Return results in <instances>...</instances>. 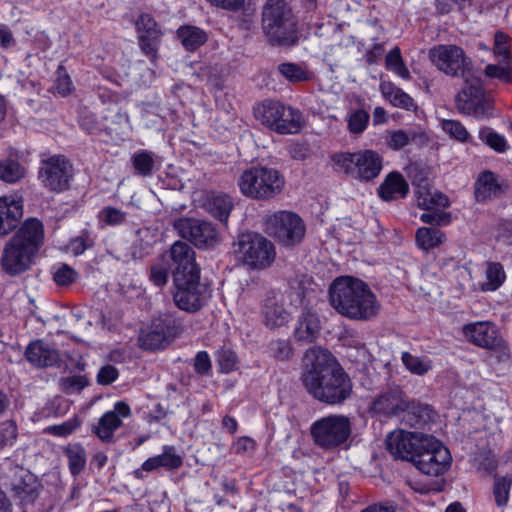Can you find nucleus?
I'll list each match as a JSON object with an SVG mask.
<instances>
[{
	"label": "nucleus",
	"mask_w": 512,
	"mask_h": 512,
	"mask_svg": "<svg viewBox=\"0 0 512 512\" xmlns=\"http://www.w3.org/2000/svg\"><path fill=\"white\" fill-rule=\"evenodd\" d=\"M302 383L309 394L326 404L343 403L352 392V383L336 358L326 349L306 351Z\"/></svg>",
	"instance_id": "f257e3e1"
},
{
	"label": "nucleus",
	"mask_w": 512,
	"mask_h": 512,
	"mask_svg": "<svg viewBox=\"0 0 512 512\" xmlns=\"http://www.w3.org/2000/svg\"><path fill=\"white\" fill-rule=\"evenodd\" d=\"M329 297L332 307L351 320L375 318L381 307L369 285L352 276L337 277L330 285Z\"/></svg>",
	"instance_id": "f03ea898"
},
{
	"label": "nucleus",
	"mask_w": 512,
	"mask_h": 512,
	"mask_svg": "<svg viewBox=\"0 0 512 512\" xmlns=\"http://www.w3.org/2000/svg\"><path fill=\"white\" fill-rule=\"evenodd\" d=\"M43 238L42 223L34 218L26 220L3 248L0 259L2 270L10 276L27 271L39 251Z\"/></svg>",
	"instance_id": "7ed1b4c3"
},
{
	"label": "nucleus",
	"mask_w": 512,
	"mask_h": 512,
	"mask_svg": "<svg viewBox=\"0 0 512 512\" xmlns=\"http://www.w3.org/2000/svg\"><path fill=\"white\" fill-rule=\"evenodd\" d=\"M285 185V177L278 169L263 165L244 170L238 179L240 192L258 201L276 198L283 192Z\"/></svg>",
	"instance_id": "20e7f679"
},
{
	"label": "nucleus",
	"mask_w": 512,
	"mask_h": 512,
	"mask_svg": "<svg viewBox=\"0 0 512 512\" xmlns=\"http://www.w3.org/2000/svg\"><path fill=\"white\" fill-rule=\"evenodd\" d=\"M262 23L271 42L282 46L297 43L296 20L285 0H267L263 7Z\"/></svg>",
	"instance_id": "39448f33"
},
{
	"label": "nucleus",
	"mask_w": 512,
	"mask_h": 512,
	"mask_svg": "<svg viewBox=\"0 0 512 512\" xmlns=\"http://www.w3.org/2000/svg\"><path fill=\"white\" fill-rule=\"evenodd\" d=\"M332 161L336 171L364 182L378 177L383 168V158L373 150L337 153Z\"/></svg>",
	"instance_id": "423d86ee"
},
{
	"label": "nucleus",
	"mask_w": 512,
	"mask_h": 512,
	"mask_svg": "<svg viewBox=\"0 0 512 512\" xmlns=\"http://www.w3.org/2000/svg\"><path fill=\"white\" fill-rule=\"evenodd\" d=\"M255 118L278 134H294L301 130V113L278 101L266 100L254 107Z\"/></svg>",
	"instance_id": "0eeeda50"
},
{
	"label": "nucleus",
	"mask_w": 512,
	"mask_h": 512,
	"mask_svg": "<svg viewBox=\"0 0 512 512\" xmlns=\"http://www.w3.org/2000/svg\"><path fill=\"white\" fill-rule=\"evenodd\" d=\"M429 59L438 70L462 81H475L477 74L464 50L453 44H441L430 49Z\"/></svg>",
	"instance_id": "6e6552de"
},
{
	"label": "nucleus",
	"mask_w": 512,
	"mask_h": 512,
	"mask_svg": "<svg viewBox=\"0 0 512 512\" xmlns=\"http://www.w3.org/2000/svg\"><path fill=\"white\" fill-rule=\"evenodd\" d=\"M234 253L242 263L253 269H265L275 260L273 243L259 234H243L234 243Z\"/></svg>",
	"instance_id": "1a4fd4ad"
},
{
	"label": "nucleus",
	"mask_w": 512,
	"mask_h": 512,
	"mask_svg": "<svg viewBox=\"0 0 512 512\" xmlns=\"http://www.w3.org/2000/svg\"><path fill=\"white\" fill-rule=\"evenodd\" d=\"M352 425L345 415H329L315 421L310 427L314 443L325 449H334L347 441Z\"/></svg>",
	"instance_id": "9d476101"
},
{
	"label": "nucleus",
	"mask_w": 512,
	"mask_h": 512,
	"mask_svg": "<svg viewBox=\"0 0 512 512\" xmlns=\"http://www.w3.org/2000/svg\"><path fill=\"white\" fill-rule=\"evenodd\" d=\"M265 231L284 245L299 243L305 234V225L294 212L281 210L266 215Z\"/></svg>",
	"instance_id": "9b49d317"
},
{
	"label": "nucleus",
	"mask_w": 512,
	"mask_h": 512,
	"mask_svg": "<svg viewBox=\"0 0 512 512\" xmlns=\"http://www.w3.org/2000/svg\"><path fill=\"white\" fill-rule=\"evenodd\" d=\"M420 451L415 454L412 462L423 474L438 476L444 473L450 466L451 455L449 450L433 436L428 435L423 439Z\"/></svg>",
	"instance_id": "f8f14e48"
},
{
	"label": "nucleus",
	"mask_w": 512,
	"mask_h": 512,
	"mask_svg": "<svg viewBox=\"0 0 512 512\" xmlns=\"http://www.w3.org/2000/svg\"><path fill=\"white\" fill-rule=\"evenodd\" d=\"M181 332L180 324L172 314H161L139 336L140 346L145 350H158L168 346Z\"/></svg>",
	"instance_id": "ddd939ff"
},
{
	"label": "nucleus",
	"mask_w": 512,
	"mask_h": 512,
	"mask_svg": "<svg viewBox=\"0 0 512 512\" xmlns=\"http://www.w3.org/2000/svg\"><path fill=\"white\" fill-rule=\"evenodd\" d=\"M173 286L174 303L185 312L199 311L210 298L207 286L200 282V275L173 280Z\"/></svg>",
	"instance_id": "4468645a"
},
{
	"label": "nucleus",
	"mask_w": 512,
	"mask_h": 512,
	"mask_svg": "<svg viewBox=\"0 0 512 512\" xmlns=\"http://www.w3.org/2000/svg\"><path fill=\"white\" fill-rule=\"evenodd\" d=\"M174 228L182 238L189 240L198 248L214 247L220 242L215 226L205 220L181 218L174 222Z\"/></svg>",
	"instance_id": "2eb2a0df"
},
{
	"label": "nucleus",
	"mask_w": 512,
	"mask_h": 512,
	"mask_svg": "<svg viewBox=\"0 0 512 512\" xmlns=\"http://www.w3.org/2000/svg\"><path fill=\"white\" fill-rule=\"evenodd\" d=\"M72 177V165L61 156H53L42 163L39 178L45 187L61 192L68 188Z\"/></svg>",
	"instance_id": "dca6fc26"
},
{
	"label": "nucleus",
	"mask_w": 512,
	"mask_h": 512,
	"mask_svg": "<svg viewBox=\"0 0 512 512\" xmlns=\"http://www.w3.org/2000/svg\"><path fill=\"white\" fill-rule=\"evenodd\" d=\"M427 436L420 432L395 430L387 435L386 447L395 458L412 461Z\"/></svg>",
	"instance_id": "f3484780"
},
{
	"label": "nucleus",
	"mask_w": 512,
	"mask_h": 512,
	"mask_svg": "<svg viewBox=\"0 0 512 512\" xmlns=\"http://www.w3.org/2000/svg\"><path fill=\"white\" fill-rule=\"evenodd\" d=\"M464 336L474 345L489 349H501L504 340L497 326L490 321L469 323L463 327Z\"/></svg>",
	"instance_id": "a211bd4d"
},
{
	"label": "nucleus",
	"mask_w": 512,
	"mask_h": 512,
	"mask_svg": "<svg viewBox=\"0 0 512 512\" xmlns=\"http://www.w3.org/2000/svg\"><path fill=\"white\" fill-rule=\"evenodd\" d=\"M170 258L173 266V280L200 275L195 251L187 243L176 241L170 248Z\"/></svg>",
	"instance_id": "6ab92c4d"
},
{
	"label": "nucleus",
	"mask_w": 512,
	"mask_h": 512,
	"mask_svg": "<svg viewBox=\"0 0 512 512\" xmlns=\"http://www.w3.org/2000/svg\"><path fill=\"white\" fill-rule=\"evenodd\" d=\"M407 409V399L399 387H390L379 394L371 403L370 411L383 417L399 416Z\"/></svg>",
	"instance_id": "aec40b11"
},
{
	"label": "nucleus",
	"mask_w": 512,
	"mask_h": 512,
	"mask_svg": "<svg viewBox=\"0 0 512 512\" xmlns=\"http://www.w3.org/2000/svg\"><path fill=\"white\" fill-rule=\"evenodd\" d=\"M12 492L23 506L35 505L40 496L41 484L35 475L23 472L14 480Z\"/></svg>",
	"instance_id": "412c9836"
},
{
	"label": "nucleus",
	"mask_w": 512,
	"mask_h": 512,
	"mask_svg": "<svg viewBox=\"0 0 512 512\" xmlns=\"http://www.w3.org/2000/svg\"><path fill=\"white\" fill-rule=\"evenodd\" d=\"M23 215L20 201L13 197H0V236L11 233L19 224Z\"/></svg>",
	"instance_id": "4be33fe9"
},
{
	"label": "nucleus",
	"mask_w": 512,
	"mask_h": 512,
	"mask_svg": "<svg viewBox=\"0 0 512 512\" xmlns=\"http://www.w3.org/2000/svg\"><path fill=\"white\" fill-rule=\"evenodd\" d=\"M25 356L35 367H51L59 362L58 351L41 340L31 342L25 350Z\"/></svg>",
	"instance_id": "5701e85b"
},
{
	"label": "nucleus",
	"mask_w": 512,
	"mask_h": 512,
	"mask_svg": "<svg viewBox=\"0 0 512 512\" xmlns=\"http://www.w3.org/2000/svg\"><path fill=\"white\" fill-rule=\"evenodd\" d=\"M417 205L425 210H433L435 207L449 206V200L444 194L432 190L426 179L414 181Z\"/></svg>",
	"instance_id": "b1692460"
},
{
	"label": "nucleus",
	"mask_w": 512,
	"mask_h": 512,
	"mask_svg": "<svg viewBox=\"0 0 512 512\" xmlns=\"http://www.w3.org/2000/svg\"><path fill=\"white\" fill-rule=\"evenodd\" d=\"M463 82L466 86L457 94L456 106L461 113L472 116L484 91L481 88L477 74L475 75V81Z\"/></svg>",
	"instance_id": "393cba45"
},
{
	"label": "nucleus",
	"mask_w": 512,
	"mask_h": 512,
	"mask_svg": "<svg viewBox=\"0 0 512 512\" xmlns=\"http://www.w3.org/2000/svg\"><path fill=\"white\" fill-rule=\"evenodd\" d=\"M265 325L271 329L284 326L290 315L283 307L281 295L268 296L263 307Z\"/></svg>",
	"instance_id": "a878e982"
},
{
	"label": "nucleus",
	"mask_w": 512,
	"mask_h": 512,
	"mask_svg": "<svg viewBox=\"0 0 512 512\" xmlns=\"http://www.w3.org/2000/svg\"><path fill=\"white\" fill-rule=\"evenodd\" d=\"M504 192L505 189L497 175L491 171L483 172L476 181L475 197L479 202L499 198Z\"/></svg>",
	"instance_id": "bb28decb"
},
{
	"label": "nucleus",
	"mask_w": 512,
	"mask_h": 512,
	"mask_svg": "<svg viewBox=\"0 0 512 512\" xmlns=\"http://www.w3.org/2000/svg\"><path fill=\"white\" fill-rule=\"evenodd\" d=\"M203 206L212 217L226 224L234 207V202L226 194L212 192L207 195Z\"/></svg>",
	"instance_id": "cd10ccee"
},
{
	"label": "nucleus",
	"mask_w": 512,
	"mask_h": 512,
	"mask_svg": "<svg viewBox=\"0 0 512 512\" xmlns=\"http://www.w3.org/2000/svg\"><path fill=\"white\" fill-rule=\"evenodd\" d=\"M408 192V184L399 172L389 173L378 188L381 199L390 201L404 197Z\"/></svg>",
	"instance_id": "c85d7f7f"
},
{
	"label": "nucleus",
	"mask_w": 512,
	"mask_h": 512,
	"mask_svg": "<svg viewBox=\"0 0 512 512\" xmlns=\"http://www.w3.org/2000/svg\"><path fill=\"white\" fill-rule=\"evenodd\" d=\"M320 331V321L318 316L306 309L302 312L295 328V338L303 342H312L316 339Z\"/></svg>",
	"instance_id": "c756f323"
},
{
	"label": "nucleus",
	"mask_w": 512,
	"mask_h": 512,
	"mask_svg": "<svg viewBox=\"0 0 512 512\" xmlns=\"http://www.w3.org/2000/svg\"><path fill=\"white\" fill-rule=\"evenodd\" d=\"M402 421L411 427H421L432 420L433 411L428 405L407 400V409L401 412Z\"/></svg>",
	"instance_id": "7c9ffc66"
},
{
	"label": "nucleus",
	"mask_w": 512,
	"mask_h": 512,
	"mask_svg": "<svg viewBox=\"0 0 512 512\" xmlns=\"http://www.w3.org/2000/svg\"><path fill=\"white\" fill-rule=\"evenodd\" d=\"M177 37L187 51H195L207 41L206 32L192 25H184L178 28Z\"/></svg>",
	"instance_id": "2f4dec72"
},
{
	"label": "nucleus",
	"mask_w": 512,
	"mask_h": 512,
	"mask_svg": "<svg viewBox=\"0 0 512 512\" xmlns=\"http://www.w3.org/2000/svg\"><path fill=\"white\" fill-rule=\"evenodd\" d=\"M380 90L383 96L395 107L413 110L416 104L412 97L391 82H382Z\"/></svg>",
	"instance_id": "473e14b6"
},
{
	"label": "nucleus",
	"mask_w": 512,
	"mask_h": 512,
	"mask_svg": "<svg viewBox=\"0 0 512 512\" xmlns=\"http://www.w3.org/2000/svg\"><path fill=\"white\" fill-rule=\"evenodd\" d=\"M122 421L114 412L104 413L97 424L93 427V432L103 441L110 442L113 439L114 432L121 426Z\"/></svg>",
	"instance_id": "72a5a7b5"
},
{
	"label": "nucleus",
	"mask_w": 512,
	"mask_h": 512,
	"mask_svg": "<svg viewBox=\"0 0 512 512\" xmlns=\"http://www.w3.org/2000/svg\"><path fill=\"white\" fill-rule=\"evenodd\" d=\"M416 243L422 250L433 249L445 241V234L433 227H420L416 231Z\"/></svg>",
	"instance_id": "f704fd0d"
},
{
	"label": "nucleus",
	"mask_w": 512,
	"mask_h": 512,
	"mask_svg": "<svg viewBox=\"0 0 512 512\" xmlns=\"http://www.w3.org/2000/svg\"><path fill=\"white\" fill-rule=\"evenodd\" d=\"M63 452L68 460L71 474L78 475L86 466L87 456L85 449L80 444L74 443L67 445Z\"/></svg>",
	"instance_id": "c9c22d12"
},
{
	"label": "nucleus",
	"mask_w": 512,
	"mask_h": 512,
	"mask_svg": "<svg viewBox=\"0 0 512 512\" xmlns=\"http://www.w3.org/2000/svg\"><path fill=\"white\" fill-rule=\"evenodd\" d=\"M280 74L289 82H304L313 78V73L305 66L296 63H282L278 66Z\"/></svg>",
	"instance_id": "e433bc0d"
},
{
	"label": "nucleus",
	"mask_w": 512,
	"mask_h": 512,
	"mask_svg": "<svg viewBox=\"0 0 512 512\" xmlns=\"http://www.w3.org/2000/svg\"><path fill=\"white\" fill-rule=\"evenodd\" d=\"M506 275L504 269L499 263H488L485 270V281L481 284V290L495 291L505 281Z\"/></svg>",
	"instance_id": "4c0bfd02"
},
{
	"label": "nucleus",
	"mask_w": 512,
	"mask_h": 512,
	"mask_svg": "<svg viewBox=\"0 0 512 512\" xmlns=\"http://www.w3.org/2000/svg\"><path fill=\"white\" fill-rule=\"evenodd\" d=\"M418 136H422V133H419L413 128L392 131L389 132L387 145L393 150H400L414 142Z\"/></svg>",
	"instance_id": "58836bf2"
},
{
	"label": "nucleus",
	"mask_w": 512,
	"mask_h": 512,
	"mask_svg": "<svg viewBox=\"0 0 512 512\" xmlns=\"http://www.w3.org/2000/svg\"><path fill=\"white\" fill-rule=\"evenodd\" d=\"M479 138L497 153H505L509 148L506 138L488 127L479 130Z\"/></svg>",
	"instance_id": "ea45409f"
},
{
	"label": "nucleus",
	"mask_w": 512,
	"mask_h": 512,
	"mask_svg": "<svg viewBox=\"0 0 512 512\" xmlns=\"http://www.w3.org/2000/svg\"><path fill=\"white\" fill-rule=\"evenodd\" d=\"M385 67L403 79L410 78V72L403 61L399 47H394L388 52L385 58Z\"/></svg>",
	"instance_id": "a19ab883"
},
{
	"label": "nucleus",
	"mask_w": 512,
	"mask_h": 512,
	"mask_svg": "<svg viewBox=\"0 0 512 512\" xmlns=\"http://www.w3.org/2000/svg\"><path fill=\"white\" fill-rule=\"evenodd\" d=\"M401 360L410 373L419 376L426 374L432 367L430 360L412 355L409 352H403Z\"/></svg>",
	"instance_id": "79ce46f5"
},
{
	"label": "nucleus",
	"mask_w": 512,
	"mask_h": 512,
	"mask_svg": "<svg viewBox=\"0 0 512 512\" xmlns=\"http://www.w3.org/2000/svg\"><path fill=\"white\" fill-rule=\"evenodd\" d=\"M499 64H488L484 73L487 77L497 78L504 82H512V69L510 66V61H503V59H498Z\"/></svg>",
	"instance_id": "37998d69"
},
{
	"label": "nucleus",
	"mask_w": 512,
	"mask_h": 512,
	"mask_svg": "<svg viewBox=\"0 0 512 512\" xmlns=\"http://www.w3.org/2000/svg\"><path fill=\"white\" fill-rule=\"evenodd\" d=\"M132 163L135 170L142 176L150 175L155 164L153 154L146 150L135 153L132 157Z\"/></svg>",
	"instance_id": "c03bdc74"
},
{
	"label": "nucleus",
	"mask_w": 512,
	"mask_h": 512,
	"mask_svg": "<svg viewBox=\"0 0 512 512\" xmlns=\"http://www.w3.org/2000/svg\"><path fill=\"white\" fill-rule=\"evenodd\" d=\"M216 361L221 372L230 373L237 368L238 357L232 349L222 347L216 352Z\"/></svg>",
	"instance_id": "a18cd8bd"
},
{
	"label": "nucleus",
	"mask_w": 512,
	"mask_h": 512,
	"mask_svg": "<svg viewBox=\"0 0 512 512\" xmlns=\"http://www.w3.org/2000/svg\"><path fill=\"white\" fill-rule=\"evenodd\" d=\"M369 118V114L362 109L351 112L347 117V127L349 132L352 134L363 133L368 125Z\"/></svg>",
	"instance_id": "49530a36"
},
{
	"label": "nucleus",
	"mask_w": 512,
	"mask_h": 512,
	"mask_svg": "<svg viewBox=\"0 0 512 512\" xmlns=\"http://www.w3.org/2000/svg\"><path fill=\"white\" fill-rule=\"evenodd\" d=\"M24 174L21 165L13 160L0 162V179L5 182L14 183Z\"/></svg>",
	"instance_id": "de8ad7c7"
},
{
	"label": "nucleus",
	"mask_w": 512,
	"mask_h": 512,
	"mask_svg": "<svg viewBox=\"0 0 512 512\" xmlns=\"http://www.w3.org/2000/svg\"><path fill=\"white\" fill-rule=\"evenodd\" d=\"M78 273L67 264H59L53 268V280L57 285L66 286L74 283Z\"/></svg>",
	"instance_id": "09e8293b"
},
{
	"label": "nucleus",
	"mask_w": 512,
	"mask_h": 512,
	"mask_svg": "<svg viewBox=\"0 0 512 512\" xmlns=\"http://www.w3.org/2000/svg\"><path fill=\"white\" fill-rule=\"evenodd\" d=\"M161 32L152 31L149 34L139 35V44L142 51L151 58L156 57L157 47L160 41Z\"/></svg>",
	"instance_id": "8fccbe9b"
},
{
	"label": "nucleus",
	"mask_w": 512,
	"mask_h": 512,
	"mask_svg": "<svg viewBox=\"0 0 512 512\" xmlns=\"http://www.w3.org/2000/svg\"><path fill=\"white\" fill-rule=\"evenodd\" d=\"M80 425V420L77 417H73L61 424L48 426L45 429V432L58 437H67L68 435L72 434Z\"/></svg>",
	"instance_id": "3c124183"
},
{
	"label": "nucleus",
	"mask_w": 512,
	"mask_h": 512,
	"mask_svg": "<svg viewBox=\"0 0 512 512\" xmlns=\"http://www.w3.org/2000/svg\"><path fill=\"white\" fill-rule=\"evenodd\" d=\"M511 480L506 478H497L494 482L493 494L497 506L503 507L508 503Z\"/></svg>",
	"instance_id": "603ef678"
},
{
	"label": "nucleus",
	"mask_w": 512,
	"mask_h": 512,
	"mask_svg": "<svg viewBox=\"0 0 512 512\" xmlns=\"http://www.w3.org/2000/svg\"><path fill=\"white\" fill-rule=\"evenodd\" d=\"M494 55L503 61H511L509 36L503 32H497L494 37Z\"/></svg>",
	"instance_id": "864d4df0"
},
{
	"label": "nucleus",
	"mask_w": 512,
	"mask_h": 512,
	"mask_svg": "<svg viewBox=\"0 0 512 512\" xmlns=\"http://www.w3.org/2000/svg\"><path fill=\"white\" fill-rule=\"evenodd\" d=\"M442 128L447 134L460 142H466L470 138L467 129L457 120H444Z\"/></svg>",
	"instance_id": "5fc2aeb1"
},
{
	"label": "nucleus",
	"mask_w": 512,
	"mask_h": 512,
	"mask_svg": "<svg viewBox=\"0 0 512 512\" xmlns=\"http://www.w3.org/2000/svg\"><path fill=\"white\" fill-rule=\"evenodd\" d=\"M494 101L491 96L486 95L484 92L472 114L476 119H489L494 116Z\"/></svg>",
	"instance_id": "6e6d98bb"
},
{
	"label": "nucleus",
	"mask_w": 512,
	"mask_h": 512,
	"mask_svg": "<svg viewBox=\"0 0 512 512\" xmlns=\"http://www.w3.org/2000/svg\"><path fill=\"white\" fill-rule=\"evenodd\" d=\"M159 467H165L168 469H175L181 466L182 459L175 453L173 447H165L164 451L160 455H156Z\"/></svg>",
	"instance_id": "4d7b16f0"
},
{
	"label": "nucleus",
	"mask_w": 512,
	"mask_h": 512,
	"mask_svg": "<svg viewBox=\"0 0 512 512\" xmlns=\"http://www.w3.org/2000/svg\"><path fill=\"white\" fill-rule=\"evenodd\" d=\"M270 354L277 360H288L293 354L290 343L286 340H274L269 345Z\"/></svg>",
	"instance_id": "13d9d810"
},
{
	"label": "nucleus",
	"mask_w": 512,
	"mask_h": 512,
	"mask_svg": "<svg viewBox=\"0 0 512 512\" xmlns=\"http://www.w3.org/2000/svg\"><path fill=\"white\" fill-rule=\"evenodd\" d=\"M169 277V268L166 263L158 262L151 266L150 281L157 287H163L167 284Z\"/></svg>",
	"instance_id": "bf43d9fd"
},
{
	"label": "nucleus",
	"mask_w": 512,
	"mask_h": 512,
	"mask_svg": "<svg viewBox=\"0 0 512 512\" xmlns=\"http://www.w3.org/2000/svg\"><path fill=\"white\" fill-rule=\"evenodd\" d=\"M99 217L101 221L110 226L121 225L126 220V214L114 207H105L101 210Z\"/></svg>",
	"instance_id": "052dcab7"
},
{
	"label": "nucleus",
	"mask_w": 512,
	"mask_h": 512,
	"mask_svg": "<svg viewBox=\"0 0 512 512\" xmlns=\"http://www.w3.org/2000/svg\"><path fill=\"white\" fill-rule=\"evenodd\" d=\"M17 438V426L13 421H5L0 424V450L10 446Z\"/></svg>",
	"instance_id": "680f3d73"
},
{
	"label": "nucleus",
	"mask_w": 512,
	"mask_h": 512,
	"mask_svg": "<svg viewBox=\"0 0 512 512\" xmlns=\"http://www.w3.org/2000/svg\"><path fill=\"white\" fill-rule=\"evenodd\" d=\"M73 83L63 66H59L57 70V78L55 80V90L61 96L69 95L73 90Z\"/></svg>",
	"instance_id": "e2e57ef3"
},
{
	"label": "nucleus",
	"mask_w": 512,
	"mask_h": 512,
	"mask_svg": "<svg viewBox=\"0 0 512 512\" xmlns=\"http://www.w3.org/2000/svg\"><path fill=\"white\" fill-rule=\"evenodd\" d=\"M420 220L430 225H447L451 222V216L449 213L443 211H431L423 213L420 216Z\"/></svg>",
	"instance_id": "0e129e2a"
},
{
	"label": "nucleus",
	"mask_w": 512,
	"mask_h": 512,
	"mask_svg": "<svg viewBox=\"0 0 512 512\" xmlns=\"http://www.w3.org/2000/svg\"><path fill=\"white\" fill-rule=\"evenodd\" d=\"M88 383V379L83 375H74L62 380V385L68 392L80 391L84 389Z\"/></svg>",
	"instance_id": "69168bd1"
},
{
	"label": "nucleus",
	"mask_w": 512,
	"mask_h": 512,
	"mask_svg": "<svg viewBox=\"0 0 512 512\" xmlns=\"http://www.w3.org/2000/svg\"><path fill=\"white\" fill-rule=\"evenodd\" d=\"M136 28H137L139 35L140 34H149L152 31H159L157 28L156 22L148 14H143L139 17V19L136 22Z\"/></svg>",
	"instance_id": "338daca9"
},
{
	"label": "nucleus",
	"mask_w": 512,
	"mask_h": 512,
	"mask_svg": "<svg viewBox=\"0 0 512 512\" xmlns=\"http://www.w3.org/2000/svg\"><path fill=\"white\" fill-rule=\"evenodd\" d=\"M118 378V370L112 365H106L100 369L97 380L102 385H109Z\"/></svg>",
	"instance_id": "774afa93"
}]
</instances>
